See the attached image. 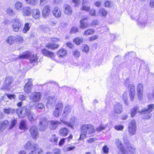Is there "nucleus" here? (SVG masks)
<instances>
[{
  "mask_svg": "<svg viewBox=\"0 0 154 154\" xmlns=\"http://www.w3.org/2000/svg\"><path fill=\"white\" fill-rule=\"evenodd\" d=\"M81 134L79 140H82L88 137L89 134H91L95 132L96 130L94 126L91 124H83L80 128Z\"/></svg>",
  "mask_w": 154,
  "mask_h": 154,
  "instance_id": "f257e3e1",
  "label": "nucleus"
},
{
  "mask_svg": "<svg viewBox=\"0 0 154 154\" xmlns=\"http://www.w3.org/2000/svg\"><path fill=\"white\" fill-rule=\"evenodd\" d=\"M154 109V104L149 105L148 106V108L144 109H142L139 107H136L134 108L131 110V116L132 117H134L137 113H142V114H149ZM150 117V115L149 114L146 117V119H149Z\"/></svg>",
  "mask_w": 154,
  "mask_h": 154,
  "instance_id": "f03ea898",
  "label": "nucleus"
},
{
  "mask_svg": "<svg viewBox=\"0 0 154 154\" xmlns=\"http://www.w3.org/2000/svg\"><path fill=\"white\" fill-rule=\"evenodd\" d=\"M19 58L20 59H25L28 58L31 63H36L38 60L37 56L29 52L23 53V54L19 56Z\"/></svg>",
  "mask_w": 154,
  "mask_h": 154,
  "instance_id": "7ed1b4c3",
  "label": "nucleus"
},
{
  "mask_svg": "<svg viewBox=\"0 0 154 154\" xmlns=\"http://www.w3.org/2000/svg\"><path fill=\"white\" fill-rule=\"evenodd\" d=\"M30 110L26 106H23L21 108L17 109H16V112L19 118H20L25 117L30 113Z\"/></svg>",
  "mask_w": 154,
  "mask_h": 154,
  "instance_id": "20e7f679",
  "label": "nucleus"
},
{
  "mask_svg": "<svg viewBox=\"0 0 154 154\" xmlns=\"http://www.w3.org/2000/svg\"><path fill=\"white\" fill-rule=\"evenodd\" d=\"M13 79L11 76H7L6 77L2 88V89L8 91L9 90L11 85L13 82Z\"/></svg>",
  "mask_w": 154,
  "mask_h": 154,
  "instance_id": "39448f33",
  "label": "nucleus"
},
{
  "mask_svg": "<svg viewBox=\"0 0 154 154\" xmlns=\"http://www.w3.org/2000/svg\"><path fill=\"white\" fill-rule=\"evenodd\" d=\"M12 28L14 32H18L22 26V21L17 18L13 20L12 22Z\"/></svg>",
  "mask_w": 154,
  "mask_h": 154,
  "instance_id": "423d86ee",
  "label": "nucleus"
},
{
  "mask_svg": "<svg viewBox=\"0 0 154 154\" xmlns=\"http://www.w3.org/2000/svg\"><path fill=\"white\" fill-rule=\"evenodd\" d=\"M42 95V93L40 92H34L29 96V99L32 102H39Z\"/></svg>",
  "mask_w": 154,
  "mask_h": 154,
  "instance_id": "0eeeda50",
  "label": "nucleus"
},
{
  "mask_svg": "<svg viewBox=\"0 0 154 154\" xmlns=\"http://www.w3.org/2000/svg\"><path fill=\"white\" fill-rule=\"evenodd\" d=\"M128 132L131 135H134L136 133L137 127L136 122L134 120H131L128 125Z\"/></svg>",
  "mask_w": 154,
  "mask_h": 154,
  "instance_id": "6e6552de",
  "label": "nucleus"
},
{
  "mask_svg": "<svg viewBox=\"0 0 154 154\" xmlns=\"http://www.w3.org/2000/svg\"><path fill=\"white\" fill-rule=\"evenodd\" d=\"M115 143L117 147L119 149V154H126L128 153L125 151V148L120 140L118 139H116L115 140Z\"/></svg>",
  "mask_w": 154,
  "mask_h": 154,
  "instance_id": "1a4fd4ad",
  "label": "nucleus"
},
{
  "mask_svg": "<svg viewBox=\"0 0 154 154\" xmlns=\"http://www.w3.org/2000/svg\"><path fill=\"white\" fill-rule=\"evenodd\" d=\"M137 95L138 99L142 100L143 99V85L141 83H138L137 86Z\"/></svg>",
  "mask_w": 154,
  "mask_h": 154,
  "instance_id": "9d476101",
  "label": "nucleus"
},
{
  "mask_svg": "<svg viewBox=\"0 0 154 154\" xmlns=\"http://www.w3.org/2000/svg\"><path fill=\"white\" fill-rule=\"evenodd\" d=\"M29 131L33 139L36 140L38 136V128L36 127L35 125L31 126Z\"/></svg>",
  "mask_w": 154,
  "mask_h": 154,
  "instance_id": "9b49d317",
  "label": "nucleus"
},
{
  "mask_svg": "<svg viewBox=\"0 0 154 154\" xmlns=\"http://www.w3.org/2000/svg\"><path fill=\"white\" fill-rule=\"evenodd\" d=\"M47 119L45 118H43L40 119L39 121V129L42 131H44L47 127L48 125Z\"/></svg>",
  "mask_w": 154,
  "mask_h": 154,
  "instance_id": "f8f14e48",
  "label": "nucleus"
},
{
  "mask_svg": "<svg viewBox=\"0 0 154 154\" xmlns=\"http://www.w3.org/2000/svg\"><path fill=\"white\" fill-rule=\"evenodd\" d=\"M57 101V98L54 96H51L48 98L46 103V107L48 109H50L55 104Z\"/></svg>",
  "mask_w": 154,
  "mask_h": 154,
  "instance_id": "ddd939ff",
  "label": "nucleus"
},
{
  "mask_svg": "<svg viewBox=\"0 0 154 154\" xmlns=\"http://www.w3.org/2000/svg\"><path fill=\"white\" fill-rule=\"evenodd\" d=\"M32 85L31 79H28V82L25 84L24 87V91L25 93L29 94L32 91Z\"/></svg>",
  "mask_w": 154,
  "mask_h": 154,
  "instance_id": "4468645a",
  "label": "nucleus"
},
{
  "mask_svg": "<svg viewBox=\"0 0 154 154\" xmlns=\"http://www.w3.org/2000/svg\"><path fill=\"white\" fill-rule=\"evenodd\" d=\"M128 89L129 91V95L130 99L131 101H133L134 100L135 94L134 86L132 84H130L128 86Z\"/></svg>",
  "mask_w": 154,
  "mask_h": 154,
  "instance_id": "2eb2a0df",
  "label": "nucleus"
},
{
  "mask_svg": "<svg viewBox=\"0 0 154 154\" xmlns=\"http://www.w3.org/2000/svg\"><path fill=\"white\" fill-rule=\"evenodd\" d=\"M69 123V127L72 129L77 127L79 125L78 120L75 117H72L70 118Z\"/></svg>",
  "mask_w": 154,
  "mask_h": 154,
  "instance_id": "dca6fc26",
  "label": "nucleus"
},
{
  "mask_svg": "<svg viewBox=\"0 0 154 154\" xmlns=\"http://www.w3.org/2000/svg\"><path fill=\"white\" fill-rule=\"evenodd\" d=\"M113 110L115 113L117 114L121 113L123 111L122 105L119 103H116L114 106Z\"/></svg>",
  "mask_w": 154,
  "mask_h": 154,
  "instance_id": "f3484780",
  "label": "nucleus"
},
{
  "mask_svg": "<svg viewBox=\"0 0 154 154\" xmlns=\"http://www.w3.org/2000/svg\"><path fill=\"white\" fill-rule=\"evenodd\" d=\"M71 109V106L70 105H68L65 107L62 115V117H63V119L66 120L68 119L69 113L70 112Z\"/></svg>",
  "mask_w": 154,
  "mask_h": 154,
  "instance_id": "a211bd4d",
  "label": "nucleus"
},
{
  "mask_svg": "<svg viewBox=\"0 0 154 154\" xmlns=\"http://www.w3.org/2000/svg\"><path fill=\"white\" fill-rule=\"evenodd\" d=\"M24 147L26 150H31L33 149H36L38 147V145L36 144H32L31 141H28L25 144Z\"/></svg>",
  "mask_w": 154,
  "mask_h": 154,
  "instance_id": "6ab92c4d",
  "label": "nucleus"
},
{
  "mask_svg": "<svg viewBox=\"0 0 154 154\" xmlns=\"http://www.w3.org/2000/svg\"><path fill=\"white\" fill-rule=\"evenodd\" d=\"M51 7L50 5L46 6L43 9L42 15L43 17L46 18L48 17L51 13Z\"/></svg>",
  "mask_w": 154,
  "mask_h": 154,
  "instance_id": "aec40b11",
  "label": "nucleus"
},
{
  "mask_svg": "<svg viewBox=\"0 0 154 154\" xmlns=\"http://www.w3.org/2000/svg\"><path fill=\"white\" fill-rule=\"evenodd\" d=\"M61 124V123L57 120H51L48 122V125L49 128L52 130L57 128L58 126Z\"/></svg>",
  "mask_w": 154,
  "mask_h": 154,
  "instance_id": "412c9836",
  "label": "nucleus"
},
{
  "mask_svg": "<svg viewBox=\"0 0 154 154\" xmlns=\"http://www.w3.org/2000/svg\"><path fill=\"white\" fill-rule=\"evenodd\" d=\"M42 53L44 55L49 57L52 60H55V55L53 52L44 48L42 50Z\"/></svg>",
  "mask_w": 154,
  "mask_h": 154,
  "instance_id": "4be33fe9",
  "label": "nucleus"
},
{
  "mask_svg": "<svg viewBox=\"0 0 154 154\" xmlns=\"http://www.w3.org/2000/svg\"><path fill=\"white\" fill-rule=\"evenodd\" d=\"M63 11L64 14L66 15H71L72 11L71 6L68 4L65 5L63 6Z\"/></svg>",
  "mask_w": 154,
  "mask_h": 154,
  "instance_id": "5701e85b",
  "label": "nucleus"
},
{
  "mask_svg": "<svg viewBox=\"0 0 154 154\" xmlns=\"http://www.w3.org/2000/svg\"><path fill=\"white\" fill-rule=\"evenodd\" d=\"M90 8V5L89 2L85 0H83L81 10H82L88 11Z\"/></svg>",
  "mask_w": 154,
  "mask_h": 154,
  "instance_id": "b1692460",
  "label": "nucleus"
},
{
  "mask_svg": "<svg viewBox=\"0 0 154 154\" xmlns=\"http://www.w3.org/2000/svg\"><path fill=\"white\" fill-rule=\"evenodd\" d=\"M69 133V130L67 128L65 127L60 128L59 131V134L62 137L67 136Z\"/></svg>",
  "mask_w": 154,
  "mask_h": 154,
  "instance_id": "393cba45",
  "label": "nucleus"
},
{
  "mask_svg": "<svg viewBox=\"0 0 154 154\" xmlns=\"http://www.w3.org/2000/svg\"><path fill=\"white\" fill-rule=\"evenodd\" d=\"M32 15L35 19H39L41 15L39 10L37 8L32 9Z\"/></svg>",
  "mask_w": 154,
  "mask_h": 154,
  "instance_id": "a878e982",
  "label": "nucleus"
},
{
  "mask_svg": "<svg viewBox=\"0 0 154 154\" xmlns=\"http://www.w3.org/2000/svg\"><path fill=\"white\" fill-rule=\"evenodd\" d=\"M87 17H85L82 18V19L80 21V27L82 29H84L87 27L88 26V24L87 22Z\"/></svg>",
  "mask_w": 154,
  "mask_h": 154,
  "instance_id": "bb28decb",
  "label": "nucleus"
},
{
  "mask_svg": "<svg viewBox=\"0 0 154 154\" xmlns=\"http://www.w3.org/2000/svg\"><path fill=\"white\" fill-rule=\"evenodd\" d=\"M22 13L23 16H29L31 14V8L28 7H25L23 8Z\"/></svg>",
  "mask_w": 154,
  "mask_h": 154,
  "instance_id": "cd10ccee",
  "label": "nucleus"
},
{
  "mask_svg": "<svg viewBox=\"0 0 154 154\" xmlns=\"http://www.w3.org/2000/svg\"><path fill=\"white\" fill-rule=\"evenodd\" d=\"M52 13L53 15L56 18L60 17L61 15V11L58 7H55L54 8Z\"/></svg>",
  "mask_w": 154,
  "mask_h": 154,
  "instance_id": "c85d7f7f",
  "label": "nucleus"
},
{
  "mask_svg": "<svg viewBox=\"0 0 154 154\" xmlns=\"http://www.w3.org/2000/svg\"><path fill=\"white\" fill-rule=\"evenodd\" d=\"M19 128L21 130H25L28 129L26 120H21L19 123Z\"/></svg>",
  "mask_w": 154,
  "mask_h": 154,
  "instance_id": "c756f323",
  "label": "nucleus"
},
{
  "mask_svg": "<svg viewBox=\"0 0 154 154\" xmlns=\"http://www.w3.org/2000/svg\"><path fill=\"white\" fill-rule=\"evenodd\" d=\"M23 6V4L21 1H17L15 2L14 4V8L17 10H21Z\"/></svg>",
  "mask_w": 154,
  "mask_h": 154,
  "instance_id": "7c9ffc66",
  "label": "nucleus"
},
{
  "mask_svg": "<svg viewBox=\"0 0 154 154\" xmlns=\"http://www.w3.org/2000/svg\"><path fill=\"white\" fill-rule=\"evenodd\" d=\"M6 42L9 45L15 43V36H11L8 37L6 40Z\"/></svg>",
  "mask_w": 154,
  "mask_h": 154,
  "instance_id": "2f4dec72",
  "label": "nucleus"
},
{
  "mask_svg": "<svg viewBox=\"0 0 154 154\" xmlns=\"http://www.w3.org/2000/svg\"><path fill=\"white\" fill-rule=\"evenodd\" d=\"M57 54L59 57H63L66 55V51L63 48L61 49L58 51Z\"/></svg>",
  "mask_w": 154,
  "mask_h": 154,
  "instance_id": "473e14b6",
  "label": "nucleus"
},
{
  "mask_svg": "<svg viewBox=\"0 0 154 154\" xmlns=\"http://www.w3.org/2000/svg\"><path fill=\"white\" fill-rule=\"evenodd\" d=\"M15 43L21 44L23 42V37L20 35H17L15 36Z\"/></svg>",
  "mask_w": 154,
  "mask_h": 154,
  "instance_id": "72a5a7b5",
  "label": "nucleus"
},
{
  "mask_svg": "<svg viewBox=\"0 0 154 154\" xmlns=\"http://www.w3.org/2000/svg\"><path fill=\"white\" fill-rule=\"evenodd\" d=\"M46 47L49 49L54 50L59 48V45L54 43H48L46 45Z\"/></svg>",
  "mask_w": 154,
  "mask_h": 154,
  "instance_id": "f704fd0d",
  "label": "nucleus"
},
{
  "mask_svg": "<svg viewBox=\"0 0 154 154\" xmlns=\"http://www.w3.org/2000/svg\"><path fill=\"white\" fill-rule=\"evenodd\" d=\"M3 112L6 114H12L14 112L15 109L10 108H5L4 109Z\"/></svg>",
  "mask_w": 154,
  "mask_h": 154,
  "instance_id": "c9c22d12",
  "label": "nucleus"
},
{
  "mask_svg": "<svg viewBox=\"0 0 154 154\" xmlns=\"http://www.w3.org/2000/svg\"><path fill=\"white\" fill-rule=\"evenodd\" d=\"M8 124V122L7 120H5L0 123V128L2 130H4L7 126Z\"/></svg>",
  "mask_w": 154,
  "mask_h": 154,
  "instance_id": "e433bc0d",
  "label": "nucleus"
},
{
  "mask_svg": "<svg viewBox=\"0 0 154 154\" xmlns=\"http://www.w3.org/2000/svg\"><path fill=\"white\" fill-rule=\"evenodd\" d=\"M126 148L132 154H134L135 152V149L134 147L132 146L129 144H126Z\"/></svg>",
  "mask_w": 154,
  "mask_h": 154,
  "instance_id": "4c0bfd02",
  "label": "nucleus"
},
{
  "mask_svg": "<svg viewBox=\"0 0 154 154\" xmlns=\"http://www.w3.org/2000/svg\"><path fill=\"white\" fill-rule=\"evenodd\" d=\"M38 0H25L26 3L32 6H35L37 5Z\"/></svg>",
  "mask_w": 154,
  "mask_h": 154,
  "instance_id": "58836bf2",
  "label": "nucleus"
},
{
  "mask_svg": "<svg viewBox=\"0 0 154 154\" xmlns=\"http://www.w3.org/2000/svg\"><path fill=\"white\" fill-rule=\"evenodd\" d=\"M122 99L125 103L126 105H128V102L127 101L128 94L127 92L126 91L124 92L122 94Z\"/></svg>",
  "mask_w": 154,
  "mask_h": 154,
  "instance_id": "ea45409f",
  "label": "nucleus"
},
{
  "mask_svg": "<svg viewBox=\"0 0 154 154\" xmlns=\"http://www.w3.org/2000/svg\"><path fill=\"white\" fill-rule=\"evenodd\" d=\"M99 14L102 17H106L107 14V12L104 9L101 8L99 10Z\"/></svg>",
  "mask_w": 154,
  "mask_h": 154,
  "instance_id": "a19ab883",
  "label": "nucleus"
},
{
  "mask_svg": "<svg viewBox=\"0 0 154 154\" xmlns=\"http://www.w3.org/2000/svg\"><path fill=\"white\" fill-rule=\"evenodd\" d=\"M72 54L74 57L78 58L80 56V52L77 49H75L72 51Z\"/></svg>",
  "mask_w": 154,
  "mask_h": 154,
  "instance_id": "79ce46f5",
  "label": "nucleus"
},
{
  "mask_svg": "<svg viewBox=\"0 0 154 154\" xmlns=\"http://www.w3.org/2000/svg\"><path fill=\"white\" fill-rule=\"evenodd\" d=\"M28 117V119L31 122H33L35 121V119L34 118L35 114L33 113H32L31 112L29 114H28L27 116Z\"/></svg>",
  "mask_w": 154,
  "mask_h": 154,
  "instance_id": "37998d69",
  "label": "nucleus"
},
{
  "mask_svg": "<svg viewBox=\"0 0 154 154\" xmlns=\"http://www.w3.org/2000/svg\"><path fill=\"white\" fill-rule=\"evenodd\" d=\"M6 13L11 16H13L15 15V13L12 8H8L6 11Z\"/></svg>",
  "mask_w": 154,
  "mask_h": 154,
  "instance_id": "c03bdc74",
  "label": "nucleus"
},
{
  "mask_svg": "<svg viewBox=\"0 0 154 154\" xmlns=\"http://www.w3.org/2000/svg\"><path fill=\"white\" fill-rule=\"evenodd\" d=\"M63 108V104L61 103H58L56 106L55 109L61 112Z\"/></svg>",
  "mask_w": 154,
  "mask_h": 154,
  "instance_id": "a18cd8bd",
  "label": "nucleus"
},
{
  "mask_svg": "<svg viewBox=\"0 0 154 154\" xmlns=\"http://www.w3.org/2000/svg\"><path fill=\"white\" fill-rule=\"evenodd\" d=\"M29 24L28 23H26L24 25V27L23 30V33H26L30 29Z\"/></svg>",
  "mask_w": 154,
  "mask_h": 154,
  "instance_id": "49530a36",
  "label": "nucleus"
},
{
  "mask_svg": "<svg viewBox=\"0 0 154 154\" xmlns=\"http://www.w3.org/2000/svg\"><path fill=\"white\" fill-rule=\"evenodd\" d=\"M94 30L93 29H90L85 30L84 32V35H92L94 33Z\"/></svg>",
  "mask_w": 154,
  "mask_h": 154,
  "instance_id": "de8ad7c7",
  "label": "nucleus"
},
{
  "mask_svg": "<svg viewBox=\"0 0 154 154\" xmlns=\"http://www.w3.org/2000/svg\"><path fill=\"white\" fill-rule=\"evenodd\" d=\"M83 41V39L79 37H77L73 41L77 45H79L82 43Z\"/></svg>",
  "mask_w": 154,
  "mask_h": 154,
  "instance_id": "09e8293b",
  "label": "nucleus"
},
{
  "mask_svg": "<svg viewBox=\"0 0 154 154\" xmlns=\"http://www.w3.org/2000/svg\"><path fill=\"white\" fill-rule=\"evenodd\" d=\"M58 140V137L55 135H52L51 138L50 140L51 141L56 144L57 143Z\"/></svg>",
  "mask_w": 154,
  "mask_h": 154,
  "instance_id": "8fccbe9b",
  "label": "nucleus"
},
{
  "mask_svg": "<svg viewBox=\"0 0 154 154\" xmlns=\"http://www.w3.org/2000/svg\"><path fill=\"white\" fill-rule=\"evenodd\" d=\"M82 50L83 52L88 53L89 51V48L87 45H84L82 48Z\"/></svg>",
  "mask_w": 154,
  "mask_h": 154,
  "instance_id": "3c124183",
  "label": "nucleus"
},
{
  "mask_svg": "<svg viewBox=\"0 0 154 154\" xmlns=\"http://www.w3.org/2000/svg\"><path fill=\"white\" fill-rule=\"evenodd\" d=\"M62 112L55 109L53 112V115L56 117H58L61 115Z\"/></svg>",
  "mask_w": 154,
  "mask_h": 154,
  "instance_id": "603ef678",
  "label": "nucleus"
},
{
  "mask_svg": "<svg viewBox=\"0 0 154 154\" xmlns=\"http://www.w3.org/2000/svg\"><path fill=\"white\" fill-rule=\"evenodd\" d=\"M106 126L105 125H100L98 127H97L96 128V131L98 132H100L105 129Z\"/></svg>",
  "mask_w": 154,
  "mask_h": 154,
  "instance_id": "864d4df0",
  "label": "nucleus"
},
{
  "mask_svg": "<svg viewBox=\"0 0 154 154\" xmlns=\"http://www.w3.org/2000/svg\"><path fill=\"white\" fill-rule=\"evenodd\" d=\"M35 108L36 109H43L45 106L42 103H39L35 105Z\"/></svg>",
  "mask_w": 154,
  "mask_h": 154,
  "instance_id": "5fc2aeb1",
  "label": "nucleus"
},
{
  "mask_svg": "<svg viewBox=\"0 0 154 154\" xmlns=\"http://www.w3.org/2000/svg\"><path fill=\"white\" fill-rule=\"evenodd\" d=\"M36 152H37V154H43L44 152L42 149L39 147L38 145V147L36 148V149H34Z\"/></svg>",
  "mask_w": 154,
  "mask_h": 154,
  "instance_id": "6e6d98bb",
  "label": "nucleus"
},
{
  "mask_svg": "<svg viewBox=\"0 0 154 154\" xmlns=\"http://www.w3.org/2000/svg\"><path fill=\"white\" fill-rule=\"evenodd\" d=\"M57 22L54 19H50L49 21L50 25L52 26H55Z\"/></svg>",
  "mask_w": 154,
  "mask_h": 154,
  "instance_id": "4d7b16f0",
  "label": "nucleus"
},
{
  "mask_svg": "<svg viewBox=\"0 0 154 154\" xmlns=\"http://www.w3.org/2000/svg\"><path fill=\"white\" fill-rule=\"evenodd\" d=\"M75 146H71L65 148V147L64 146L63 150L65 152L69 151L74 149L75 148Z\"/></svg>",
  "mask_w": 154,
  "mask_h": 154,
  "instance_id": "13d9d810",
  "label": "nucleus"
},
{
  "mask_svg": "<svg viewBox=\"0 0 154 154\" xmlns=\"http://www.w3.org/2000/svg\"><path fill=\"white\" fill-rule=\"evenodd\" d=\"M103 153H104L107 154L109 152V148L106 145L104 146L102 148Z\"/></svg>",
  "mask_w": 154,
  "mask_h": 154,
  "instance_id": "bf43d9fd",
  "label": "nucleus"
},
{
  "mask_svg": "<svg viewBox=\"0 0 154 154\" xmlns=\"http://www.w3.org/2000/svg\"><path fill=\"white\" fill-rule=\"evenodd\" d=\"M17 122V120L16 119H13L11 121V125L10 126V129H11L12 128L16 125Z\"/></svg>",
  "mask_w": 154,
  "mask_h": 154,
  "instance_id": "052dcab7",
  "label": "nucleus"
},
{
  "mask_svg": "<svg viewBox=\"0 0 154 154\" xmlns=\"http://www.w3.org/2000/svg\"><path fill=\"white\" fill-rule=\"evenodd\" d=\"M54 154H61V150L60 149L56 148L54 149L53 151Z\"/></svg>",
  "mask_w": 154,
  "mask_h": 154,
  "instance_id": "680f3d73",
  "label": "nucleus"
},
{
  "mask_svg": "<svg viewBox=\"0 0 154 154\" xmlns=\"http://www.w3.org/2000/svg\"><path fill=\"white\" fill-rule=\"evenodd\" d=\"M114 128L117 131H122L124 128V127L122 125H116Z\"/></svg>",
  "mask_w": 154,
  "mask_h": 154,
  "instance_id": "e2e57ef3",
  "label": "nucleus"
},
{
  "mask_svg": "<svg viewBox=\"0 0 154 154\" xmlns=\"http://www.w3.org/2000/svg\"><path fill=\"white\" fill-rule=\"evenodd\" d=\"M18 99L20 100L23 101L26 99V97L24 95L20 94L18 96Z\"/></svg>",
  "mask_w": 154,
  "mask_h": 154,
  "instance_id": "0e129e2a",
  "label": "nucleus"
},
{
  "mask_svg": "<svg viewBox=\"0 0 154 154\" xmlns=\"http://www.w3.org/2000/svg\"><path fill=\"white\" fill-rule=\"evenodd\" d=\"M91 24L92 26H95L98 25L99 22L97 20H94L92 21Z\"/></svg>",
  "mask_w": 154,
  "mask_h": 154,
  "instance_id": "69168bd1",
  "label": "nucleus"
},
{
  "mask_svg": "<svg viewBox=\"0 0 154 154\" xmlns=\"http://www.w3.org/2000/svg\"><path fill=\"white\" fill-rule=\"evenodd\" d=\"M78 31V28L77 27H73L72 28L70 33L71 34L75 33Z\"/></svg>",
  "mask_w": 154,
  "mask_h": 154,
  "instance_id": "338daca9",
  "label": "nucleus"
},
{
  "mask_svg": "<svg viewBox=\"0 0 154 154\" xmlns=\"http://www.w3.org/2000/svg\"><path fill=\"white\" fill-rule=\"evenodd\" d=\"M147 97L150 100H152L154 99V93L152 94L151 93H149L147 94Z\"/></svg>",
  "mask_w": 154,
  "mask_h": 154,
  "instance_id": "774afa93",
  "label": "nucleus"
}]
</instances>
